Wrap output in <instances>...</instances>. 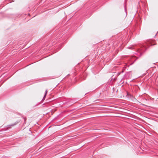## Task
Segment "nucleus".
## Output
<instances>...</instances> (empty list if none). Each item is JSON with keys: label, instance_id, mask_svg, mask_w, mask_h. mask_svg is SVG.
I'll list each match as a JSON object with an SVG mask.
<instances>
[{"label": "nucleus", "instance_id": "nucleus-2", "mask_svg": "<svg viewBox=\"0 0 158 158\" xmlns=\"http://www.w3.org/2000/svg\"><path fill=\"white\" fill-rule=\"evenodd\" d=\"M142 49H139V50H138V51L139 52L140 54H141L142 52Z\"/></svg>", "mask_w": 158, "mask_h": 158}, {"label": "nucleus", "instance_id": "nucleus-3", "mask_svg": "<svg viewBox=\"0 0 158 158\" xmlns=\"http://www.w3.org/2000/svg\"><path fill=\"white\" fill-rule=\"evenodd\" d=\"M125 12H126V15H127V10H126V7H125Z\"/></svg>", "mask_w": 158, "mask_h": 158}, {"label": "nucleus", "instance_id": "nucleus-4", "mask_svg": "<svg viewBox=\"0 0 158 158\" xmlns=\"http://www.w3.org/2000/svg\"><path fill=\"white\" fill-rule=\"evenodd\" d=\"M15 125V124H12L11 126H13Z\"/></svg>", "mask_w": 158, "mask_h": 158}, {"label": "nucleus", "instance_id": "nucleus-1", "mask_svg": "<svg viewBox=\"0 0 158 158\" xmlns=\"http://www.w3.org/2000/svg\"><path fill=\"white\" fill-rule=\"evenodd\" d=\"M47 90H46L45 91V95L44 97V98H43V99H45V97L46 96V94H47Z\"/></svg>", "mask_w": 158, "mask_h": 158}]
</instances>
